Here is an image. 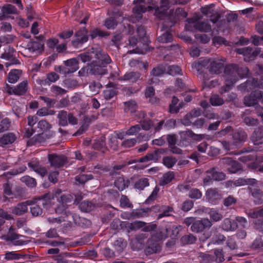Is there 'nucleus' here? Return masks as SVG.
Returning a JSON list of instances; mask_svg holds the SVG:
<instances>
[{
  "instance_id": "obj_1",
  "label": "nucleus",
  "mask_w": 263,
  "mask_h": 263,
  "mask_svg": "<svg viewBox=\"0 0 263 263\" xmlns=\"http://www.w3.org/2000/svg\"><path fill=\"white\" fill-rule=\"evenodd\" d=\"M133 3L136 5L133 8V12L135 16L132 20L133 23L139 22L142 17V13L146 11H151L155 10V15L160 19H163L165 17V21L168 20V10L169 8L162 7L161 6H158L156 2L153 0H134Z\"/></svg>"
},
{
  "instance_id": "obj_2",
  "label": "nucleus",
  "mask_w": 263,
  "mask_h": 263,
  "mask_svg": "<svg viewBox=\"0 0 263 263\" xmlns=\"http://www.w3.org/2000/svg\"><path fill=\"white\" fill-rule=\"evenodd\" d=\"M136 36L133 35L134 33V28L130 25L127 24V33L130 36L128 39L127 45L132 47H136L130 53H143L147 51L149 40L146 35V32L144 26L137 25Z\"/></svg>"
},
{
  "instance_id": "obj_3",
  "label": "nucleus",
  "mask_w": 263,
  "mask_h": 263,
  "mask_svg": "<svg viewBox=\"0 0 263 263\" xmlns=\"http://www.w3.org/2000/svg\"><path fill=\"white\" fill-rule=\"evenodd\" d=\"M187 12L183 8L178 7L175 10L171 9L168 11L169 21H164L163 28L167 29L174 26L176 23L182 19L187 17Z\"/></svg>"
},
{
  "instance_id": "obj_4",
  "label": "nucleus",
  "mask_w": 263,
  "mask_h": 263,
  "mask_svg": "<svg viewBox=\"0 0 263 263\" xmlns=\"http://www.w3.org/2000/svg\"><path fill=\"white\" fill-rule=\"evenodd\" d=\"M89 36L88 30L85 27H82L75 33V38L70 42V44L74 48H81L88 41Z\"/></svg>"
},
{
  "instance_id": "obj_5",
  "label": "nucleus",
  "mask_w": 263,
  "mask_h": 263,
  "mask_svg": "<svg viewBox=\"0 0 263 263\" xmlns=\"http://www.w3.org/2000/svg\"><path fill=\"white\" fill-rule=\"evenodd\" d=\"M49 202V200L46 199V195H44L37 199L34 203L31 204L30 210L32 215L34 217L41 215L43 209L48 204Z\"/></svg>"
},
{
  "instance_id": "obj_6",
  "label": "nucleus",
  "mask_w": 263,
  "mask_h": 263,
  "mask_svg": "<svg viewBox=\"0 0 263 263\" xmlns=\"http://www.w3.org/2000/svg\"><path fill=\"white\" fill-rule=\"evenodd\" d=\"M16 50L13 48L8 46L4 49V51L2 53L0 58L8 61L5 64V66L8 67L10 65L20 63L16 57Z\"/></svg>"
},
{
  "instance_id": "obj_7",
  "label": "nucleus",
  "mask_w": 263,
  "mask_h": 263,
  "mask_svg": "<svg viewBox=\"0 0 263 263\" xmlns=\"http://www.w3.org/2000/svg\"><path fill=\"white\" fill-rule=\"evenodd\" d=\"M206 175L203 179V183L205 185L211 184L213 181H222L226 177V174L221 172H218L215 168H212L206 172Z\"/></svg>"
},
{
  "instance_id": "obj_8",
  "label": "nucleus",
  "mask_w": 263,
  "mask_h": 263,
  "mask_svg": "<svg viewBox=\"0 0 263 263\" xmlns=\"http://www.w3.org/2000/svg\"><path fill=\"white\" fill-rule=\"evenodd\" d=\"M231 135L232 136V144L236 147H240L248 138V134L246 132L241 128L233 131Z\"/></svg>"
},
{
  "instance_id": "obj_9",
  "label": "nucleus",
  "mask_w": 263,
  "mask_h": 263,
  "mask_svg": "<svg viewBox=\"0 0 263 263\" xmlns=\"http://www.w3.org/2000/svg\"><path fill=\"white\" fill-rule=\"evenodd\" d=\"M167 151V148L156 149L154 151L149 153L145 156L139 158L136 162L140 163L146 162L149 161L157 162L161 158V155L165 154Z\"/></svg>"
},
{
  "instance_id": "obj_10",
  "label": "nucleus",
  "mask_w": 263,
  "mask_h": 263,
  "mask_svg": "<svg viewBox=\"0 0 263 263\" xmlns=\"http://www.w3.org/2000/svg\"><path fill=\"white\" fill-rule=\"evenodd\" d=\"M54 197L58 202L56 210L57 213L66 214V192L64 190L58 189L55 191Z\"/></svg>"
},
{
  "instance_id": "obj_11",
  "label": "nucleus",
  "mask_w": 263,
  "mask_h": 263,
  "mask_svg": "<svg viewBox=\"0 0 263 263\" xmlns=\"http://www.w3.org/2000/svg\"><path fill=\"white\" fill-rule=\"evenodd\" d=\"M220 162L221 164L227 165V170L231 173H236L242 169V165L239 162L230 157H224L220 159Z\"/></svg>"
},
{
  "instance_id": "obj_12",
  "label": "nucleus",
  "mask_w": 263,
  "mask_h": 263,
  "mask_svg": "<svg viewBox=\"0 0 263 263\" xmlns=\"http://www.w3.org/2000/svg\"><path fill=\"white\" fill-rule=\"evenodd\" d=\"M212 226L211 221L208 218H203L201 220H196L191 227V230L193 232L200 233Z\"/></svg>"
},
{
  "instance_id": "obj_13",
  "label": "nucleus",
  "mask_w": 263,
  "mask_h": 263,
  "mask_svg": "<svg viewBox=\"0 0 263 263\" xmlns=\"http://www.w3.org/2000/svg\"><path fill=\"white\" fill-rule=\"evenodd\" d=\"M171 28H172L164 29L163 28L162 25L160 30L161 33L159 35L157 33V41L161 43H168L172 42L173 41L174 36L171 32Z\"/></svg>"
},
{
  "instance_id": "obj_14",
  "label": "nucleus",
  "mask_w": 263,
  "mask_h": 263,
  "mask_svg": "<svg viewBox=\"0 0 263 263\" xmlns=\"http://www.w3.org/2000/svg\"><path fill=\"white\" fill-rule=\"evenodd\" d=\"M206 199L210 202L216 204L222 198L221 192L217 188L208 189L205 193Z\"/></svg>"
},
{
  "instance_id": "obj_15",
  "label": "nucleus",
  "mask_w": 263,
  "mask_h": 263,
  "mask_svg": "<svg viewBox=\"0 0 263 263\" xmlns=\"http://www.w3.org/2000/svg\"><path fill=\"white\" fill-rule=\"evenodd\" d=\"M48 160L50 165L55 168L63 166L66 161V158L64 156L55 154H49L48 155Z\"/></svg>"
},
{
  "instance_id": "obj_16",
  "label": "nucleus",
  "mask_w": 263,
  "mask_h": 263,
  "mask_svg": "<svg viewBox=\"0 0 263 263\" xmlns=\"http://www.w3.org/2000/svg\"><path fill=\"white\" fill-rule=\"evenodd\" d=\"M95 59L98 61L97 63L106 66V65L111 62V60L109 56L100 47H97L95 49Z\"/></svg>"
},
{
  "instance_id": "obj_17",
  "label": "nucleus",
  "mask_w": 263,
  "mask_h": 263,
  "mask_svg": "<svg viewBox=\"0 0 263 263\" xmlns=\"http://www.w3.org/2000/svg\"><path fill=\"white\" fill-rule=\"evenodd\" d=\"M90 74L95 76H101L107 73L106 67L105 65H101L97 61H92L90 63Z\"/></svg>"
},
{
  "instance_id": "obj_18",
  "label": "nucleus",
  "mask_w": 263,
  "mask_h": 263,
  "mask_svg": "<svg viewBox=\"0 0 263 263\" xmlns=\"http://www.w3.org/2000/svg\"><path fill=\"white\" fill-rule=\"evenodd\" d=\"M28 89V81L25 80L19 83L17 85L11 87L8 90V92L10 94H14L17 96L24 95Z\"/></svg>"
},
{
  "instance_id": "obj_19",
  "label": "nucleus",
  "mask_w": 263,
  "mask_h": 263,
  "mask_svg": "<svg viewBox=\"0 0 263 263\" xmlns=\"http://www.w3.org/2000/svg\"><path fill=\"white\" fill-rule=\"evenodd\" d=\"M161 247L157 241L152 238H149L144 249V252L146 255H149L160 251Z\"/></svg>"
},
{
  "instance_id": "obj_20",
  "label": "nucleus",
  "mask_w": 263,
  "mask_h": 263,
  "mask_svg": "<svg viewBox=\"0 0 263 263\" xmlns=\"http://www.w3.org/2000/svg\"><path fill=\"white\" fill-rule=\"evenodd\" d=\"M237 64H231L227 65L224 69V74L226 79L237 81L238 77L237 76Z\"/></svg>"
},
{
  "instance_id": "obj_21",
  "label": "nucleus",
  "mask_w": 263,
  "mask_h": 263,
  "mask_svg": "<svg viewBox=\"0 0 263 263\" xmlns=\"http://www.w3.org/2000/svg\"><path fill=\"white\" fill-rule=\"evenodd\" d=\"M250 140L255 145L263 143V126H260L255 129L250 137Z\"/></svg>"
},
{
  "instance_id": "obj_22",
  "label": "nucleus",
  "mask_w": 263,
  "mask_h": 263,
  "mask_svg": "<svg viewBox=\"0 0 263 263\" xmlns=\"http://www.w3.org/2000/svg\"><path fill=\"white\" fill-rule=\"evenodd\" d=\"M255 88H258L257 79H249L238 86L239 89L247 92L252 91Z\"/></svg>"
},
{
  "instance_id": "obj_23",
  "label": "nucleus",
  "mask_w": 263,
  "mask_h": 263,
  "mask_svg": "<svg viewBox=\"0 0 263 263\" xmlns=\"http://www.w3.org/2000/svg\"><path fill=\"white\" fill-rule=\"evenodd\" d=\"M131 178L133 181H131V184H134L135 189L143 190L145 187L149 185L148 179L146 178H141L138 179L136 176H133Z\"/></svg>"
},
{
  "instance_id": "obj_24",
  "label": "nucleus",
  "mask_w": 263,
  "mask_h": 263,
  "mask_svg": "<svg viewBox=\"0 0 263 263\" xmlns=\"http://www.w3.org/2000/svg\"><path fill=\"white\" fill-rule=\"evenodd\" d=\"M259 100V97L257 95V90H255L252 91L249 96H246L244 98L243 102L246 106L255 107L256 105H258Z\"/></svg>"
},
{
  "instance_id": "obj_25",
  "label": "nucleus",
  "mask_w": 263,
  "mask_h": 263,
  "mask_svg": "<svg viewBox=\"0 0 263 263\" xmlns=\"http://www.w3.org/2000/svg\"><path fill=\"white\" fill-rule=\"evenodd\" d=\"M224 68V65L218 61H212L209 69L211 74H219L222 72Z\"/></svg>"
},
{
  "instance_id": "obj_26",
  "label": "nucleus",
  "mask_w": 263,
  "mask_h": 263,
  "mask_svg": "<svg viewBox=\"0 0 263 263\" xmlns=\"http://www.w3.org/2000/svg\"><path fill=\"white\" fill-rule=\"evenodd\" d=\"M141 74L139 72H126L123 77H121L119 80L127 81L132 83H136L140 79Z\"/></svg>"
},
{
  "instance_id": "obj_27",
  "label": "nucleus",
  "mask_w": 263,
  "mask_h": 263,
  "mask_svg": "<svg viewBox=\"0 0 263 263\" xmlns=\"http://www.w3.org/2000/svg\"><path fill=\"white\" fill-rule=\"evenodd\" d=\"M109 35L110 33L109 32L103 31L98 28L91 29L89 31V36L91 40H93L96 37H99V39H105Z\"/></svg>"
},
{
  "instance_id": "obj_28",
  "label": "nucleus",
  "mask_w": 263,
  "mask_h": 263,
  "mask_svg": "<svg viewBox=\"0 0 263 263\" xmlns=\"http://www.w3.org/2000/svg\"><path fill=\"white\" fill-rule=\"evenodd\" d=\"M133 181V178L125 180L123 176L119 177L115 181V185L118 190L123 191L131 184V181Z\"/></svg>"
},
{
  "instance_id": "obj_29",
  "label": "nucleus",
  "mask_w": 263,
  "mask_h": 263,
  "mask_svg": "<svg viewBox=\"0 0 263 263\" xmlns=\"http://www.w3.org/2000/svg\"><path fill=\"white\" fill-rule=\"evenodd\" d=\"M95 48L92 47L86 52L80 54L77 59H80L83 63L90 62L95 59Z\"/></svg>"
},
{
  "instance_id": "obj_30",
  "label": "nucleus",
  "mask_w": 263,
  "mask_h": 263,
  "mask_svg": "<svg viewBox=\"0 0 263 263\" xmlns=\"http://www.w3.org/2000/svg\"><path fill=\"white\" fill-rule=\"evenodd\" d=\"M16 139V137L13 133H9L4 134L0 138V144L2 146L4 147L13 143Z\"/></svg>"
},
{
  "instance_id": "obj_31",
  "label": "nucleus",
  "mask_w": 263,
  "mask_h": 263,
  "mask_svg": "<svg viewBox=\"0 0 263 263\" xmlns=\"http://www.w3.org/2000/svg\"><path fill=\"white\" fill-rule=\"evenodd\" d=\"M212 60L209 59H200L197 62H194L193 64V67L195 68L198 71L202 72V68H207L209 69L210 64Z\"/></svg>"
},
{
  "instance_id": "obj_32",
  "label": "nucleus",
  "mask_w": 263,
  "mask_h": 263,
  "mask_svg": "<svg viewBox=\"0 0 263 263\" xmlns=\"http://www.w3.org/2000/svg\"><path fill=\"white\" fill-rule=\"evenodd\" d=\"M29 201L21 202L14 207L12 210V213L16 215L20 216L25 214L28 211L27 205Z\"/></svg>"
},
{
  "instance_id": "obj_33",
  "label": "nucleus",
  "mask_w": 263,
  "mask_h": 263,
  "mask_svg": "<svg viewBox=\"0 0 263 263\" xmlns=\"http://www.w3.org/2000/svg\"><path fill=\"white\" fill-rule=\"evenodd\" d=\"M22 71L20 69H12L8 73V81L10 83H16L20 78Z\"/></svg>"
},
{
  "instance_id": "obj_34",
  "label": "nucleus",
  "mask_w": 263,
  "mask_h": 263,
  "mask_svg": "<svg viewBox=\"0 0 263 263\" xmlns=\"http://www.w3.org/2000/svg\"><path fill=\"white\" fill-rule=\"evenodd\" d=\"M221 227L223 230L226 231H234L237 227V224L235 220H231L230 218L224 219Z\"/></svg>"
},
{
  "instance_id": "obj_35",
  "label": "nucleus",
  "mask_w": 263,
  "mask_h": 263,
  "mask_svg": "<svg viewBox=\"0 0 263 263\" xmlns=\"http://www.w3.org/2000/svg\"><path fill=\"white\" fill-rule=\"evenodd\" d=\"M79 61L77 58H72L67 60V74L77 71L78 68Z\"/></svg>"
},
{
  "instance_id": "obj_36",
  "label": "nucleus",
  "mask_w": 263,
  "mask_h": 263,
  "mask_svg": "<svg viewBox=\"0 0 263 263\" xmlns=\"http://www.w3.org/2000/svg\"><path fill=\"white\" fill-rule=\"evenodd\" d=\"M80 220V217L71 212H67V229L68 227L72 228L74 225H77L78 221Z\"/></svg>"
},
{
  "instance_id": "obj_37",
  "label": "nucleus",
  "mask_w": 263,
  "mask_h": 263,
  "mask_svg": "<svg viewBox=\"0 0 263 263\" xmlns=\"http://www.w3.org/2000/svg\"><path fill=\"white\" fill-rule=\"evenodd\" d=\"M194 27L200 32L208 33L212 30L211 25L207 22H198L194 25Z\"/></svg>"
},
{
  "instance_id": "obj_38",
  "label": "nucleus",
  "mask_w": 263,
  "mask_h": 263,
  "mask_svg": "<svg viewBox=\"0 0 263 263\" xmlns=\"http://www.w3.org/2000/svg\"><path fill=\"white\" fill-rule=\"evenodd\" d=\"M166 73V64L158 65L154 67L150 72V75L159 77Z\"/></svg>"
},
{
  "instance_id": "obj_39",
  "label": "nucleus",
  "mask_w": 263,
  "mask_h": 263,
  "mask_svg": "<svg viewBox=\"0 0 263 263\" xmlns=\"http://www.w3.org/2000/svg\"><path fill=\"white\" fill-rule=\"evenodd\" d=\"M96 208V204L91 201L84 200L79 204L80 209L84 212L88 213Z\"/></svg>"
},
{
  "instance_id": "obj_40",
  "label": "nucleus",
  "mask_w": 263,
  "mask_h": 263,
  "mask_svg": "<svg viewBox=\"0 0 263 263\" xmlns=\"http://www.w3.org/2000/svg\"><path fill=\"white\" fill-rule=\"evenodd\" d=\"M166 74L172 76H176L179 74L182 75V69L178 65H168L166 64Z\"/></svg>"
},
{
  "instance_id": "obj_41",
  "label": "nucleus",
  "mask_w": 263,
  "mask_h": 263,
  "mask_svg": "<svg viewBox=\"0 0 263 263\" xmlns=\"http://www.w3.org/2000/svg\"><path fill=\"white\" fill-rule=\"evenodd\" d=\"M212 233H213L211 239V242L213 243L221 244L226 239V237L221 233L218 232L216 230H212Z\"/></svg>"
},
{
  "instance_id": "obj_42",
  "label": "nucleus",
  "mask_w": 263,
  "mask_h": 263,
  "mask_svg": "<svg viewBox=\"0 0 263 263\" xmlns=\"http://www.w3.org/2000/svg\"><path fill=\"white\" fill-rule=\"evenodd\" d=\"M1 8L4 18L7 14H16L18 12L16 7L11 4H5Z\"/></svg>"
},
{
  "instance_id": "obj_43",
  "label": "nucleus",
  "mask_w": 263,
  "mask_h": 263,
  "mask_svg": "<svg viewBox=\"0 0 263 263\" xmlns=\"http://www.w3.org/2000/svg\"><path fill=\"white\" fill-rule=\"evenodd\" d=\"M26 168V166L25 165H22L17 168H13L9 172L4 173L2 175V176L6 177L7 178H10L12 176L17 175L23 173L25 171Z\"/></svg>"
},
{
  "instance_id": "obj_44",
  "label": "nucleus",
  "mask_w": 263,
  "mask_h": 263,
  "mask_svg": "<svg viewBox=\"0 0 263 263\" xmlns=\"http://www.w3.org/2000/svg\"><path fill=\"white\" fill-rule=\"evenodd\" d=\"M127 242L122 238L117 239L114 243V247L115 251L120 254L126 248Z\"/></svg>"
},
{
  "instance_id": "obj_45",
  "label": "nucleus",
  "mask_w": 263,
  "mask_h": 263,
  "mask_svg": "<svg viewBox=\"0 0 263 263\" xmlns=\"http://www.w3.org/2000/svg\"><path fill=\"white\" fill-rule=\"evenodd\" d=\"M182 134L186 137L190 138L194 141H200L203 139L205 137L204 134H196L192 130L187 129L185 132H183Z\"/></svg>"
},
{
  "instance_id": "obj_46",
  "label": "nucleus",
  "mask_w": 263,
  "mask_h": 263,
  "mask_svg": "<svg viewBox=\"0 0 263 263\" xmlns=\"http://www.w3.org/2000/svg\"><path fill=\"white\" fill-rule=\"evenodd\" d=\"M94 178L92 174H81L75 177L76 184H84L89 180L93 179Z\"/></svg>"
},
{
  "instance_id": "obj_47",
  "label": "nucleus",
  "mask_w": 263,
  "mask_h": 263,
  "mask_svg": "<svg viewBox=\"0 0 263 263\" xmlns=\"http://www.w3.org/2000/svg\"><path fill=\"white\" fill-rule=\"evenodd\" d=\"M59 125L60 126L59 128L60 132L64 133L66 132L65 129L62 128L66 126V111L61 110L59 111L58 115Z\"/></svg>"
},
{
  "instance_id": "obj_48",
  "label": "nucleus",
  "mask_w": 263,
  "mask_h": 263,
  "mask_svg": "<svg viewBox=\"0 0 263 263\" xmlns=\"http://www.w3.org/2000/svg\"><path fill=\"white\" fill-rule=\"evenodd\" d=\"M197 238L193 234H189L183 236L180 239L182 245H191L195 243Z\"/></svg>"
},
{
  "instance_id": "obj_49",
  "label": "nucleus",
  "mask_w": 263,
  "mask_h": 263,
  "mask_svg": "<svg viewBox=\"0 0 263 263\" xmlns=\"http://www.w3.org/2000/svg\"><path fill=\"white\" fill-rule=\"evenodd\" d=\"M249 190H250V192L251 193L252 196L256 199L255 202L256 203H261L262 202V198L263 196V192L262 191L259 189H251L250 187L248 188Z\"/></svg>"
},
{
  "instance_id": "obj_50",
  "label": "nucleus",
  "mask_w": 263,
  "mask_h": 263,
  "mask_svg": "<svg viewBox=\"0 0 263 263\" xmlns=\"http://www.w3.org/2000/svg\"><path fill=\"white\" fill-rule=\"evenodd\" d=\"M82 199V193L80 192L67 195V203L73 202V204H78Z\"/></svg>"
},
{
  "instance_id": "obj_51",
  "label": "nucleus",
  "mask_w": 263,
  "mask_h": 263,
  "mask_svg": "<svg viewBox=\"0 0 263 263\" xmlns=\"http://www.w3.org/2000/svg\"><path fill=\"white\" fill-rule=\"evenodd\" d=\"M177 230V228L176 226L171 227L169 226H166L160 231V237L161 238H166L168 236L171 237L173 235V231Z\"/></svg>"
},
{
  "instance_id": "obj_52",
  "label": "nucleus",
  "mask_w": 263,
  "mask_h": 263,
  "mask_svg": "<svg viewBox=\"0 0 263 263\" xmlns=\"http://www.w3.org/2000/svg\"><path fill=\"white\" fill-rule=\"evenodd\" d=\"M150 210L149 208H142L140 209L134 210L131 213L130 215L134 218H140L144 216H147L148 213H149Z\"/></svg>"
},
{
  "instance_id": "obj_53",
  "label": "nucleus",
  "mask_w": 263,
  "mask_h": 263,
  "mask_svg": "<svg viewBox=\"0 0 263 263\" xmlns=\"http://www.w3.org/2000/svg\"><path fill=\"white\" fill-rule=\"evenodd\" d=\"M215 6V4H211L204 7H201L200 8V11L204 15L209 17L216 11L214 9Z\"/></svg>"
},
{
  "instance_id": "obj_54",
  "label": "nucleus",
  "mask_w": 263,
  "mask_h": 263,
  "mask_svg": "<svg viewBox=\"0 0 263 263\" xmlns=\"http://www.w3.org/2000/svg\"><path fill=\"white\" fill-rule=\"evenodd\" d=\"M43 44L39 42L31 41L27 45V49L31 52L39 50L43 47Z\"/></svg>"
},
{
  "instance_id": "obj_55",
  "label": "nucleus",
  "mask_w": 263,
  "mask_h": 263,
  "mask_svg": "<svg viewBox=\"0 0 263 263\" xmlns=\"http://www.w3.org/2000/svg\"><path fill=\"white\" fill-rule=\"evenodd\" d=\"M4 259L6 260H18L20 259L23 255L16 253L14 251L11 252H6L4 254Z\"/></svg>"
},
{
  "instance_id": "obj_56",
  "label": "nucleus",
  "mask_w": 263,
  "mask_h": 263,
  "mask_svg": "<svg viewBox=\"0 0 263 263\" xmlns=\"http://www.w3.org/2000/svg\"><path fill=\"white\" fill-rule=\"evenodd\" d=\"M174 178L173 172H168L163 175L162 179L160 181V185H164L169 183Z\"/></svg>"
},
{
  "instance_id": "obj_57",
  "label": "nucleus",
  "mask_w": 263,
  "mask_h": 263,
  "mask_svg": "<svg viewBox=\"0 0 263 263\" xmlns=\"http://www.w3.org/2000/svg\"><path fill=\"white\" fill-rule=\"evenodd\" d=\"M242 119L243 123L248 126H254L257 125L259 123L258 119L250 116H242Z\"/></svg>"
},
{
  "instance_id": "obj_58",
  "label": "nucleus",
  "mask_w": 263,
  "mask_h": 263,
  "mask_svg": "<svg viewBox=\"0 0 263 263\" xmlns=\"http://www.w3.org/2000/svg\"><path fill=\"white\" fill-rule=\"evenodd\" d=\"M177 162V159L172 156H166L163 158V164L168 168H172Z\"/></svg>"
},
{
  "instance_id": "obj_59",
  "label": "nucleus",
  "mask_w": 263,
  "mask_h": 263,
  "mask_svg": "<svg viewBox=\"0 0 263 263\" xmlns=\"http://www.w3.org/2000/svg\"><path fill=\"white\" fill-rule=\"evenodd\" d=\"M21 180L22 182H24L26 185L31 188L34 187L36 185L35 179L29 176L22 177Z\"/></svg>"
},
{
  "instance_id": "obj_60",
  "label": "nucleus",
  "mask_w": 263,
  "mask_h": 263,
  "mask_svg": "<svg viewBox=\"0 0 263 263\" xmlns=\"http://www.w3.org/2000/svg\"><path fill=\"white\" fill-rule=\"evenodd\" d=\"M237 81H233L232 80L226 79L224 85L220 89V93H223L229 91L231 89L234 84Z\"/></svg>"
},
{
  "instance_id": "obj_61",
  "label": "nucleus",
  "mask_w": 263,
  "mask_h": 263,
  "mask_svg": "<svg viewBox=\"0 0 263 263\" xmlns=\"http://www.w3.org/2000/svg\"><path fill=\"white\" fill-rule=\"evenodd\" d=\"M146 224V223L143 221H135L133 222L130 223L128 227L131 231H136L142 228Z\"/></svg>"
},
{
  "instance_id": "obj_62",
  "label": "nucleus",
  "mask_w": 263,
  "mask_h": 263,
  "mask_svg": "<svg viewBox=\"0 0 263 263\" xmlns=\"http://www.w3.org/2000/svg\"><path fill=\"white\" fill-rule=\"evenodd\" d=\"M210 102L213 106H219L224 103L223 99L218 95H213L211 96Z\"/></svg>"
},
{
  "instance_id": "obj_63",
  "label": "nucleus",
  "mask_w": 263,
  "mask_h": 263,
  "mask_svg": "<svg viewBox=\"0 0 263 263\" xmlns=\"http://www.w3.org/2000/svg\"><path fill=\"white\" fill-rule=\"evenodd\" d=\"M253 228L260 233V236H263V220L256 219L253 221Z\"/></svg>"
},
{
  "instance_id": "obj_64",
  "label": "nucleus",
  "mask_w": 263,
  "mask_h": 263,
  "mask_svg": "<svg viewBox=\"0 0 263 263\" xmlns=\"http://www.w3.org/2000/svg\"><path fill=\"white\" fill-rule=\"evenodd\" d=\"M123 35L121 33H115L112 36L110 45L111 46H118L120 45V42L122 39Z\"/></svg>"
}]
</instances>
